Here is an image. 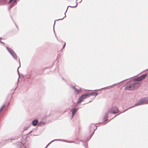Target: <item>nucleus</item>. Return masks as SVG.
Wrapping results in <instances>:
<instances>
[{
  "mask_svg": "<svg viewBox=\"0 0 148 148\" xmlns=\"http://www.w3.org/2000/svg\"><path fill=\"white\" fill-rule=\"evenodd\" d=\"M74 89L77 92H79V90L76 89L74 87Z\"/></svg>",
  "mask_w": 148,
  "mask_h": 148,
  "instance_id": "13",
  "label": "nucleus"
},
{
  "mask_svg": "<svg viewBox=\"0 0 148 148\" xmlns=\"http://www.w3.org/2000/svg\"><path fill=\"white\" fill-rule=\"evenodd\" d=\"M13 6H10V8H11Z\"/></svg>",
  "mask_w": 148,
  "mask_h": 148,
  "instance_id": "16",
  "label": "nucleus"
},
{
  "mask_svg": "<svg viewBox=\"0 0 148 148\" xmlns=\"http://www.w3.org/2000/svg\"><path fill=\"white\" fill-rule=\"evenodd\" d=\"M77 110L76 109H74L73 110V112H72V118L73 117V116L74 115L75 113L77 111Z\"/></svg>",
  "mask_w": 148,
  "mask_h": 148,
  "instance_id": "9",
  "label": "nucleus"
},
{
  "mask_svg": "<svg viewBox=\"0 0 148 148\" xmlns=\"http://www.w3.org/2000/svg\"><path fill=\"white\" fill-rule=\"evenodd\" d=\"M19 64H20V60H19Z\"/></svg>",
  "mask_w": 148,
  "mask_h": 148,
  "instance_id": "19",
  "label": "nucleus"
},
{
  "mask_svg": "<svg viewBox=\"0 0 148 148\" xmlns=\"http://www.w3.org/2000/svg\"><path fill=\"white\" fill-rule=\"evenodd\" d=\"M49 144H49H48V145H47V146L46 147V148L47 146H48V145Z\"/></svg>",
  "mask_w": 148,
  "mask_h": 148,
  "instance_id": "15",
  "label": "nucleus"
},
{
  "mask_svg": "<svg viewBox=\"0 0 148 148\" xmlns=\"http://www.w3.org/2000/svg\"><path fill=\"white\" fill-rule=\"evenodd\" d=\"M38 123V120H34L32 122V125H33V126H36L37 124V123Z\"/></svg>",
  "mask_w": 148,
  "mask_h": 148,
  "instance_id": "8",
  "label": "nucleus"
},
{
  "mask_svg": "<svg viewBox=\"0 0 148 148\" xmlns=\"http://www.w3.org/2000/svg\"><path fill=\"white\" fill-rule=\"evenodd\" d=\"M144 100V103L145 104L148 103V97L143 98Z\"/></svg>",
  "mask_w": 148,
  "mask_h": 148,
  "instance_id": "7",
  "label": "nucleus"
},
{
  "mask_svg": "<svg viewBox=\"0 0 148 148\" xmlns=\"http://www.w3.org/2000/svg\"><path fill=\"white\" fill-rule=\"evenodd\" d=\"M6 49L8 51L12 56V57L15 59H16L17 58V56L15 53L10 48L8 47H6Z\"/></svg>",
  "mask_w": 148,
  "mask_h": 148,
  "instance_id": "4",
  "label": "nucleus"
},
{
  "mask_svg": "<svg viewBox=\"0 0 148 148\" xmlns=\"http://www.w3.org/2000/svg\"><path fill=\"white\" fill-rule=\"evenodd\" d=\"M76 6H75L74 7H71V6H70L71 7H76Z\"/></svg>",
  "mask_w": 148,
  "mask_h": 148,
  "instance_id": "17",
  "label": "nucleus"
},
{
  "mask_svg": "<svg viewBox=\"0 0 148 148\" xmlns=\"http://www.w3.org/2000/svg\"><path fill=\"white\" fill-rule=\"evenodd\" d=\"M65 44L63 47V48H64L65 47Z\"/></svg>",
  "mask_w": 148,
  "mask_h": 148,
  "instance_id": "14",
  "label": "nucleus"
},
{
  "mask_svg": "<svg viewBox=\"0 0 148 148\" xmlns=\"http://www.w3.org/2000/svg\"><path fill=\"white\" fill-rule=\"evenodd\" d=\"M140 85L138 82L133 83L127 85L125 88V89L128 90H132L136 89Z\"/></svg>",
  "mask_w": 148,
  "mask_h": 148,
  "instance_id": "1",
  "label": "nucleus"
},
{
  "mask_svg": "<svg viewBox=\"0 0 148 148\" xmlns=\"http://www.w3.org/2000/svg\"><path fill=\"white\" fill-rule=\"evenodd\" d=\"M146 76V75H142L140 77H137V80L138 81H141L144 79Z\"/></svg>",
  "mask_w": 148,
  "mask_h": 148,
  "instance_id": "6",
  "label": "nucleus"
},
{
  "mask_svg": "<svg viewBox=\"0 0 148 148\" xmlns=\"http://www.w3.org/2000/svg\"><path fill=\"white\" fill-rule=\"evenodd\" d=\"M8 0H1L2 3H0V5H2L5 3V1H6Z\"/></svg>",
  "mask_w": 148,
  "mask_h": 148,
  "instance_id": "10",
  "label": "nucleus"
},
{
  "mask_svg": "<svg viewBox=\"0 0 148 148\" xmlns=\"http://www.w3.org/2000/svg\"><path fill=\"white\" fill-rule=\"evenodd\" d=\"M144 100L143 99H140L136 103L134 106L131 108H130L133 107H135L138 106H139L143 104H144Z\"/></svg>",
  "mask_w": 148,
  "mask_h": 148,
  "instance_id": "5",
  "label": "nucleus"
},
{
  "mask_svg": "<svg viewBox=\"0 0 148 148\" xmlns=\"http://www.w3.org/2000/svg\"><path fill=\"white\" fill-rule=\"evenodd\" d=\"M64 18H63L61 19H60L59 20H62Z\"/></svg>",
  "mask_w": 148,
  "mask_h": 148,
  "instance_id": "18",
  "label": "nucleus"
},
{
  "mask_svg": "<svg viewBox=\"0 0 148 148\" xmlns=\"http://www.w3.org/2000/svg\"><path fill=\"white\" fill-rule=\"evenodd\" d=\"M0 42H1V43H3V42H1V41H0Z\"/></svg>",
  "mask_w": 148,
  "mask_h": 148,
  "instance_id": "20",
  "label": "nucleus"
},
{
  "mask_svg": "<svg viewBox=\"0 0 148 148\" xmlns=\"http://www.w3.org/2000/svg\"><path fill=\"white\" fill-rule=\"evenodd\" d=\"M13 0H10L9 1V3H10ZM17 0H14V3H16V2Z\"/></svg>",
  "mask_w": 148,
  "mask_h": 148,
  "instance_id": "11",
  "label": "nucleus"
},
{
  "mask_svg": "<svg viewBox=\"0 0 148 148\" xmlns=\"http://www.w3.org/2000/svg\"><path fill=\"white\" fill-rule=\"evenodd\" d=\"M97 94V93H87L85 95H82L79 99L77 103H80L84 99L89 97L90 95H93L96 96Z\"/></svg>",
  "mask_w": 148,
  "mask_h": 148,
  "instance_id": "2",
  "label": "nucleus"
},
{
  "mask_svg": "<svg viewBox=\"0 0 148 148\" xmlns=\"http://www.w3.org/2000/svg\"><path fill=\"white\" fill-rule=\"evenodd\" d=\"M119 110L116 107H113L110 109L108 113H114L116 114L118 113Z\"/></svg>",
  "mask_w": 148,
  "mask_h": 148,
  "instance_id": "3",
  "label": "nucleus"
},
{
  "mask_svg": "<svg viewBox=\"0 0 148 148\" xmlns=\"http://www.w3.org/2000/svg\"><path fill=\"white\" fill-rule=\"evenodd\" d=\"M107 115H106V118H105L104 119V120L106 121V120L107 119Z\"/></svg>",
  "mask_w": 148,
  "mask_h": 148,
  "instance_id": "12",
  "label": "nucleus"
}]
</instances>
